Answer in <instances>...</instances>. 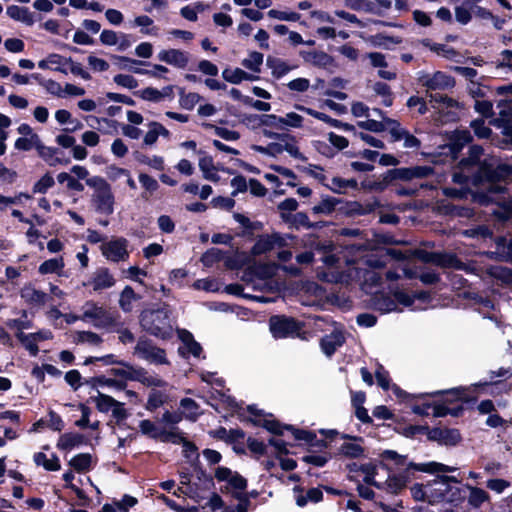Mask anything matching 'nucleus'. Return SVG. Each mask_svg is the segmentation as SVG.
<instances>
[{
	"mask_svg": "<svg viewBox=\"0 0 512 512\" xmlns=\"http://www.w3.org/2000/svg\"><path fill=\"white\" fill-rule=\"evenodd\" d=\"M483 149L480 146H472L469 149V156L462 159L459 166L467 167L475 172L473 182L482 185L486 193L479 192L476 197L482 204L495 202L501 204V210L494 211V214L502 220H506L512 214V200L506 199V187L500 182L510 177L512 165L499 163L494 159L480 161Z\"/></svg>",
	"mask_w": 512,
	"mask_h": 512,
	"instance_id": "obj_1",
	"label": "nucleus"
},
{
	"mask_svg": "<svg viewBox=\"0 0 512 512\" xmlns=\"http://www.w3.org/2000/svg\"><path fill=\"white\" fill-rule=\"evenodd\" d=\"M417 80L421 86L426 88L430 103H433L434 107L438 110L458 107V102L446 95L429 93L431 91H444L453 88L455 86V80L452 76L442 71H436L434 73L419 71L417 73Z\"/></svg>",
	"mask_w": 512,
	"mask_h": 512,
	"instance_id": "obj_2",
	"label": "nucleus"
},
{
	"mask_svg": "<svg viewBox=\"0 0 512 512\" xmlns=\"http://www.w3.org/2000/svg\"><path fill=\"white\" fill-rule=\"evenodd\" d=\"M139 321L142 329L152 336L167 339L172 335L173 319L171 310L166 305L158 309L144 310Z\"/></svg>",
	"mask_w": 512,
	"mask_h": 512,
	"instance_id": "obj_3",
	"label": "nucleus"
},
{
	"mask_svg": "<svg viewBox=\"0 0 512 512\" xmlns=\"http://www.w3.org/2000/svg\"><path fill=\"white\" fill-rule=\"evenodd\" d=\"M383 266L384 262L381 259L375 255H368L349 266L348 277L363 281L365 288L375 287L381 281V275L375 269Z\"/></svg>",
	"mask_w": 512,
	"mask_h": 512,
	"instance_id": "obj_4",
	"label": "nucleus"
},
{
	"mask_svg": "<svg viewBox=\"0 0 512 512\" xmlns=\"http://www.w3.org/2000/svg\"><path fill=\"white\" fill-rule=\"evenodd\" d=\"M450 482L458 483L453 476H444L428 485V502L435 504L446 502L451 504L461 503L464 500L462 490L458 486H453Z\"/></svg>",
	"mask_w": 512,
	"mask_h": 512,
	"instance_id": "obj_5",
	"label": "nucleus"
},
{
	"mask_svg": "<svg viewBox=\"0 0 512 512\" xmlns=\"http://www.w3.org/2000/svg\"><path fill=\"white\" fill-rule=\"evenodd\" d=\"M89 187L94 188L92 203L98 213L110 215L114 211V196L110 185L105 179L94 176L86 180Z\"/></svg>",
	"mask_w": 512,
	"mask_h": 512,
	"instance_id": "obj_6",
	"label": "nucleus"
},
{
	"mask_svg": "<svg viewBox=\"0 0 512 512\" xmlns=\"http://www.w3.org/2000/svg\"><path fill=\"white\" fill-rule=\"evenodd\" d=\"M80 310L79 318H81V321L90 323L96 328H110L116 325L114 316L97 302L86 301Z\"/></svg>",
	"mask_w": 512,
	"mask_h": 512,
	"instance_id": "obj_7",
	"label": "nucleus"
},
{
	"mask_svg": "<svg viewBox=\"0 0 512 512\" xmlns=\"http://www.w3.org/2000/svg\"><path fill=\"white\" fill-rule=\"evenodd\" d=\"M134 355L150 364H169L165 350L156 346L151 340L144 337L138 339L134 348Z\"/></svg>",
	"mask_w": 512,
	"mask_h": 512,
	"instance_id": "obj_8",
	"label": "nucleus"
},
{
	"mask_svg": "<svg viewBox=\"0 0 512 512\" xmlns=\"http://www.w3.org/2000/svg\"><path fill=\"white\" fill-rule=\"evenodd\" d=\"M215 478L218 481H226L227 485L222 490L232 497L246 493L247 480L238 472H233L227 467H218L215 471Z\"/></svg>",
	"mask_w": 512,
	"mask_h": 512,
	"instance_id": "obj_9",
	"label": "nucleus"
},
{
	"mask_svg": "<svg viewBox=\"0 0 512 512\" xmlns=\"http://www.w3.org/2000/svg\"><path fill=\"white\" fill-rule=\"evenodd\" d=\"M270 330L275 338L294 337L299 334L301 326L292 318L273 316L270 319Z\"/></svg>",
	"mask_w": 512,
	"mask_h": 512,
	"instance_id": "obj_10",
	"label": "nucleus"
},
{
	"mask_svg": "<svg viewBox=\"0 0 512 512\" xmlns=\"http://www.w3.org/2000/svg\"><path fill=\"white\" fill-rule=\"evenodd\" d=\"M127 247L128 241L125 238H114L101 245V252L109 261H126L129 258Z\"/></svg>",
	"mask_w": 512,
	"mask_h": 512,
	"instance_id": "obj_11",
	"label": "nucleus"
},
{
	"mask_svg": "<svg viewBox=\"0 0 512 512\" xmlns=\"http://www.w3.org/2000/svg\"><path fill=\"white\" fill-rule=\"evenodd\" d=\"M157 57L160 61L180 69L185 68L189 62V53L179 49L162 50Z\"/></svg>",
	"mask_w": 512,
	"mask_h": 512,
	"instance_id": "obj_12",
	"label": "nucleus"
},
{
	"mask_svg": "<svg viewBox=\"0 0 512 512\" xmlns=\"http://www.w3.org/2000/svg\"><path fill=\"white\" fill-rule=\"evenodd\" d=\"M178 337L182 341V346L179 347L178 351L182 356H188L189 354L194 357H199L202 352L201 345L194 339L192 333L185 329H179Z\"/></svg>",
	"mask_w": 512,
	"mask_h": 512,
	"instance_id": "obj_13",
	"label": "nucleus"
},
{
	"mask_svg": "<svg viewBox=\"0 0 512 512\" xmlns=\"http://www.w3.org/2000/svg\"><path fill=\"white\" fill-rule=\"evenodd\" d=\"M20 296L28 305L33 307H41L48 300V295L45 292L37 290L32 285H25L20 290Z\"/></svg>",
	"mask_w": 512,
	"mask_h": 512,
	"instance_id": "obj_14",
	"label": "nucleus"
},
{
	"mask_svg": "<svg viewBox=\"0 0 512 512\" xmlns=\"http://www.w3.org/2000/svg\"><path fill=\"white\" fill-rule=\"evenodd\" d=\"M130 373V380L139 381L147 386L163 387L166 382L161 378L150 374L144 368H134Z\"/></svg>",
	"mask_w": 512,
	"mask_h": 512,
	"instance_id": "obj_15",
	"label": "nucleus"
},
{
	"mask_svg": "<svg viewBox=\"0 0 512 512\" xmlns=\"http://www.w3.org/2000/svg\"><path fill=\"white\" fill-rule=\"evenodd\" d=\"M344 342V334L341 331L336 330L322 338L321 348L327 356H331L334 354L338 347L343 345Z\"/></svg>",
	"mask_w": 512,
	"mask_h": 512,
	"instance_id": "obj_16",
	"label": "nucleus"
},
{
	"mask_svg": "<svg viewBox=\"0 0 512 512\" xmlns=\"http://www.w3.org/2000/svg\"><path fill=\"white\" fill-rule=\"evenodd\" d=\"M6 13L11 19L27 26H32L35 23L34 14L27 7L11 5L7 7Z\"/></svg>",
	"mask_w": 512,
	"mask_h": 512,
	"instance_id": "obj_17",
	"label": "nucleus"
},
{
	"mask_svg": "<svg viewBox=\"0 0 512 512\" xmlns=\"http://www.w3.org/2000/svg\"><path fill=\"white\" fill-rule=\"evenodd\" d=\"M312 248L321 255V261L328 267L334 266L339 260L333 253L334 247L331 242H316Z\"/></svg>",
	"mask_w": 512,
	"mask_h": 512,
	"instance_id": "obj_18",
	"label": "nucleus"
},
{
	"mask_svg": "<svg viewBox=\"0 0 512 512\" xmlns=\"http://www.w3.org/2000/svg\"><path fill=\"white\" fill-rule=\"evenodd\" d=\"M90 284L92 285L94 291H99L114 286L115 279L110 274L108 269L101 268L95 272L93 278L90 281Z\"/></svg>",
	"mask_w": 512,
	"mask_h": 512,
	"instance_id": "obj_19",
	"label": "nucleus"
},
{
	"mask_svg": "<svg viewBox=\"0 0 512 512\" xmlns=\"http://www.w3.org/2000/svg\"><path fill=\"white\" fill-rule=\"evenodd\" d=\"M423 260L426 262H432L441 267L459 268L461 264L453 254L426 253Z\"/></svg>",
	"mask_w": 512,
	"mask_h": 512,
	"instance_id": "obj_20",
	"label": "nucleus"
},
{
	"mask_svg": "<svg viewBox=\"0 0 512 512\" xmlns=\"http://www.w3.org/2000/svg\"><path fill=\"white\" fill-rule=\"evenodd\" d=\"M266 65L271 70L273 77L277 79L285 76L295 68L294 66L289 65L286 61L272 56L267 57Z\"/></svg>",
	"mask_w": 512,
	"mask_h": 512,
	"instance_id": "obj_21",
	"label": "nucleus"
},
{
	"mask_svg": "<svg viewBox=\"0 0 512 512\" xmlns=\"http://www.w3.org/2000/svg\"><path fill=\"white\" fill-rule=\"evenodd\" d=\"M222 77L230 83L239 84L242 81H254L257 80L258 77L252 74L245 72L240 68L235 69H224L222 72Z\"/></svg>",
	"mask_w": 512,
	"mask_h": 512,
	"instance_id": "obj_22",
	"label": "nucleus"
},
{
	"mask_svg": "<svg viewBox=\"0 0 512 512\" xmlns=\"http://www.w3.org/2000/svg\"><path fill=\"white\" fill-rule=\"evenodd\" d=\"M373 306L382 313H389L397 310V303L394 296L385 295L383 293L376 294L373 298Z\"/></svg>",
	"mask_w": 512,
	"mask_h": 512,
	"instance_id": "obj_23",
	"label": "nucleus"
},
{
	"mask_svg": "<svg viewBox=\"0 0 512 512\" xmlns=\"http://www.w3.org/2000/svg\"><path fill=\"white\" fill-rule=\"evenodd\" d=\"M249 411L254 414L256 417H259L255 420V424L260 425L274 434H282L283 428L291 429L290 426L281 427V425L274 419L270 418H261V415L256 411L253 407L249 406Z\"/></svg>",
	"mask_w": 512,
	"mask_h": 512,
	"instance_id": "obj_24",
	"label": "nucleus"
},
{
	"mask_svg": "<svg viewBox=\"0 0 512 512\" xmlns=\"http://www.w3.org/2000/svg\"><path fill=\"white\" fill-rule=\"evenodd\" d=\"M344 4L347 8L355 11H364L379 16L383 14V12L376 8L375 3L370 0H345Z\"/></svg>",
	"mask_w": 512,
	"mask_h": 512,
	"instance_id": "obj_25",
	"label": "nucleus"
},
{
	"mask_svg": "<svg viewBox=\"0 0 512 512\" xmlns=\"http://www.w3.org/2000/svg\"><path fill=\"white\" fill-rule=\"evenodd\" d=\"M295 492L298 493L295 496L296 504L299 507H304L307 505L308 502L317 503L322 500L323 493L318 488H311L309 489L306 494L304 495L301 490L295 489Z\"/></svg>",
	"mask_w": 512,
	"mask_h": 512,
	"instance_id": "obj_26",
	"label": "nucleus"
},
{
	"mask_svg": "<svg viewBox=\"0 0 512 512\" xmlns=\"http://www.w3.org/2000/svg\"><path fill=\"white\" fill-rule=\"evenodd\" d=\"M36 151L39 157L42 158L49 166H56L62 163L61 159L57 157L58 149L46 146L42 141Z\"/></svg>",
	"mask_w": 512,
	"mask_h": 512,
	"instance_id": "obj_27",
	"label": "nucleus"
},
{
	"mask_svg": "<svg viewBox=\"0 0 512 512\" xmlns=\"http://www.w3.org/2000/svg\"><path fill=\"white\" fill-rule=\"evenodd\" d=\"M84 442V436L79 433L62 434L57 442V448L61 450H70Z\"/></svg>",
	"mask_w": 512,
	"mask_h": 512,
	"instance_id": "obj_28",
	"label": "nucleus"
},
{
	"mask_svg": "<svg viewBox=\"0 0 512 512\" xmlns=\"http://www.w3.org/2000/svg\"><path fill=\"white\" fill-rule=\"evenodd\" d=\"M466 488L469 490L468 503L473 508H479L484 502L489 501L490 496L485 490L471 485H466Z\"/></svg>",
	"mask_w": 512,
	"mask_h": 512,
	"instance_id": "obj_29",
	"label": "nucleus"
},
{
	"mask_svg": "<svg viewBox=\"0 0 512 512\" xmlns=\"http://www.w3.org/2000/svg\"><path fill=\"white\" fill-rule=\"evenodd\" d=\"M140 298L141 297L134 292L132 287L126 286L120 294L119 306L124 312H131L133 303Z\"/></svg>",
	"mask_w": 512,
	"mask_h": 512,
	"instance_id": "obj_30",
	"label": "nucleus"
},
{
	"mask_svg": "<svg viewBox=\"0 0 512 512\" xmlns=\"http://www.w3.org/2000/svg\"><path fill=\"white\" fill-rule=\"evenodd\" d=\"M434 437L446 445H455L460 439V433L456 429H436L433 431Z\"/></svg>",
	"mask_w": 512,
	"mask_h": 512,
	"instance_id": "obj_31",
	"label": "nucleus"
},
{
	"mask_svg": "<svg viewBox=\"0 0 512 512\" xmlns=\"http://www.w3.org/2000/svg\"><path fill=\"white\" fill-rule=\"evenodd\" d=\"M410 467H413L415 470L426 472V473H438V472H452L456 470V468L447 466L442 463L438 462H428V463H420V464H413L411 463L409 465Z\"/></svg>",
	"mask_w": 512,
	"mask_h": 512,
	"instance_id": "obj_32",
	"label": "nucleus"
},
{
	"mask_svg": "<svg viewBox=\"0 0 512 512\" xmlns=\"http://www.w3.org/2000/svg\"><path fill=\"white\" fill-rule=\"evenodd\" d=\"M33 459L36 465L43 466L47 471H58L61 468L59 458L56 455L48 459L44 453L38 452L34 454Z\"/></svg>",
	"mask_w": 512,
	"mask_h": 512,
	"instance_id": "obj_33",
	"label": "nucleus"
},
{
	"mask_svg": "<svg viewBox=\"0 0 512 512\" xmlns=\"http://www.w3.org/2000/svg\"><path fill=\"white\" fill-rule=\"evenodd\" d=\"M91 464L92 456L89 453L77 454L69 461V465L79 473L90 470Z\"/></svg>",
	"mask_w": 512,
	"mask_h": 512,
	"instance_id": "obj_34",
	"label": "nucleus"
},
{
	"mask_svg": "<svg viewBox=\"0 0 512 512\" xmlns=\"http://www.w3.org/2000/svg\"><path fill=\"white\" fill-rule=\"evenodd\" d=\"M199 168L205 179L209 181H218L219 176L216 173L213 159L210 156H203L199 159Z\"/></svg>",
	"mask_w": 512,
	"mask_h": 512,
	"instance_id": "obj_35",
	"label": "nucleus"
},
{
	"mask_svg": "<svg viewBox=\"0 0 512 512\" xmlns=\"http://www.w3.org/2000/svg\"><path fill=\"white\" fill-rule=\"evenodd\" d=\"M496 251L501 259L512 262V238L498 237L495 240Z\"/></svg>",
	"mask_w": 512,
	"mask_h": 512,
	"instance_id": "obj_36",
	"label": "nucleus"
},
{
	"mask_svg": "<svg viewBox=\"0 0 512 512\" xmlns=\"http://www.w3.org/2000/svg\"><path fill=\"white\" fill-rule=\"evenodd\" d=\"M249 120L259 125L283 129L282 120L274 114L253 115Z\"/></svg>",
	"mask_w": 512,
	"mask_h": 512,
	"instance_id": "obj_37",
	"label": "nucleus"
},
{
	"mask_svg": "<svg viewBox=\"0 0 512 512\" xmlns=\"http://www.w3.org/2000/svg\"><path fill=\"white\" fill-rule=\"evenodd\" d=\"M499 118L493 120L494 126H501V123L512 119V101L502 100L497 104Z\"/></svg>",
	"mask_w": 512,
	"mask_h": 512,
	"instance_id": "obj_38",
	"label": "nucleus"
},
{
	"mask_svg": "<svg viewBox=\"0 0 512 512\" xmlns=\"http://www.w3.org/2000/svg\"><path fill=\"white\" fill-rule=\"evenodd\" d=\"M41 142L39 135H32L29 137H19L14 143V147L19 151H29L31 149L37 150Z\"/></svg>",
	"mask_w": 512,
	"mask_h": 512,
	"instance_id": "obj_39",
	"label": "nucleus"
},
{
	"mask_svg": "<svg viewBox=\"0 0 512 512\" xmlns=\"http://www.w3.org/2000/svg\"><path fill=\"white\" fill-rule=\"evenodd\" d=\"M64 268V261L62 257L52 258L44 261L39 266L41 274L57 273L60 274Z\"/></svg>",
	"mask_w": 512,
	"mask_h": 512,
	"instance_id": "obj_40",
	"label": "nucleus"
},
{
	"mask_svg": "<svg viewBox=\"0 0 512 512\" xmlns=\"http://www.w3.org/2000/svg\"><path fill=\"white\" fill-rule=\"evenodd\" d=\"M73 341L75 343H87L92 346H98L101 344V337L91 331H78L75 333Z\"/></svg>",
	"mask_w": 512,
	"mask_h": 512,
	"instance_id": "obj_41",
	"label": "nucleus"
},
{
	"mask_svg": "<svg viewBox=\"0 0 512 512\" xmlns=\"http://www.w3.org/2000/svg\"><path fill=\"white\" fill-rule=\"evenodd\" d=\"M93 400L97 409L102 413L111 411L117 403V400H115L113 397L101 392H98L97 396H95Z\"/></svg>",
	"mask_w": 512,
	"mask_h": 512,
	"instance_id": "obj_42",
	"label": "nucleus"
},
{
	"mask_svg": "<svg viewBox=\"0 0 512 512\" xmlns=\"http://www.w3.org/2000/svg\"><path fill=\"white\" fill-rule=\"evenodd\" d=\"M180 406L183 409V415L190 420H196L199 412V405L191 398H184L180 401Z\"/></svg>",
	"mask_w": 512,
	"mask_h": 512,
	"instance_id": "obj_43",
	"label": "nucleus"
},
{
	"mask_svg": "<svg viewBox=\"0 0 512 512\" xmlns=\"http://www.w3.org/2000/svg\"><path fill=\"white\" fill-rule=\"evenodd\" d=\"M363 452L364 449L360 444L351 441L344 442L339 448V453L349 458H358Z\"/></svg>",
	"mask_w": 512,
	"mask_h": 512,
	"instance_id": "obj_44",
	"label": "nucleus"
},
{
	"mask_svg": "<svg viewBox=\"0 0 512 512\" xmlns=\"http://www.w3.org/2000/svg\"><path fill=\"white\" fill-rule=\"evenodd\" d=\"M16 337L32 356H36L38 354L39 348L33 335L30 333L25 334L24 332H17Z\"/></svg>",
	"mask_w": 512,
	"mask_h": 512,
	"instance_id": "obj_45",
	"label": "nucleus"
},
{
	"mask_svg": "<svg viewBox=\"0 0 512 512\" xmlns=\"http://www.w3.org/2000/svg\"><path fill=\"white\" fill-rule=\"evenodd\" d=\"M407 483L406 477L403 475L389 476L385 482L386 489L391 493H398L405 488Z\"/></svg>",
	"mask_w": 512,
	"mask_h": 512,
	"instance_id": "obj_46",
	"label": "nucleus"
},
{
	"mask_svg": "<svg viewBox=\"0 0 512 512\" xmlns=\"http://www.w3.org/2000/svg\"><path fill=\"white\" fill-rule=\"evenodd\" d=\"M263 63V54L260 52H251L247 58H245L242 61V65L253 71V72H260V67Z\"/></svg>",
	"mask_w": 512,
	"mask_h": 512,
	"instance_id": "obj_47",
	"label": "nucleus"
},
{
	"mask_svg": "<svg viewBox=\"0 0 512 512\" xmlns=\"http://www.w3.org/2000/svg\"><path fill=\"white\" fill-rule=\"evenodd\" d=\"M460 169H461L460 172L453 173V176H452L453 182L457 183V184H461V185L468 184V183H473L474 185H476L473 182L475 172H473L469 168L463 167V166H460Z\"/></svg>",
	"mask_w": 512,
	"mask_h": 512,
	"instance_id": "obj_48",
	"label": "nucleus"
},
{
	"mask_svg": "<svg viewBox=\"0 0 512 512\" xmlns=\"http://www.w3.org/2000/svg\"><path fill=\"white\" fill-rule=\"evenodd\" d=\"M166 401V396L160 391L153 390L150 392L146 409L149 411H154L155 409L159 408L164 404Z\"/></svg>",
	"mask_w": 512,
	"mask_h": 512,
	"instance_id": "obj_49",
	"label": "nucleus"
},
{
	"mask_svg": "<svg viewBox=\"0 0 512 512\" xmlns=\"http://www.w3.org/2000/svg\"><path fill=\"white\" fill-rule=\"evenodd\" d=\"M274 248L275 247H274L271 235L262 236L255 243V245L253 247V253L254 254H263V253L273 250Z\"/></svg>",
	"mask_w": 512,
	"mask_h": 512,
	"instance_id": "obj_50",
	"label": "nucleus"
},
{
	"mask_svg": "<svg viewBox=\"0 0 512 512\" xmlns=\"http://www.w3.org/2000/svg\"><path fill=\"white\" fill-rule=\"evenodd\" d=\"M139 428L142 434L147 435L151 438L160 439L161 432L157 426L150 420H142L139 423Z\"/></svg>",
	"mask_w": 512,
	"mask_h": 512,
	"instance_id": "obj_51",
	"label": "nucleus"
},
{
	"mask_svg": "<svg viewBox=\"0 0 512 512\" xmlns=\"http://www.w3.org/2000/svg\"><path fill=\"white\" fill-rule=\"evenodd\" d=\"M133 24L134 26L142 27V32L145 34L157 35L158 29L156 27H152L150 29L147 28L153 24V20L146 15L136 17L133 21Z\"/></svg>",
	"mask_w": 512,
	"mask_h": 512,
	"instance_id": "obj_52",
	"label": "nucleus"
},
{
	"mask_svg": "<svg viewBox=\"0 0 512 512\" xmlns=\"http://www.w3.org/2000/svg\"><path fill=\"white\" fill-rule=\"evenodd\" d=\"M55 184L53 177L50 174L42 176L33 186L34 193L44 194Z\"/></svg>",
	"mask_w": 512,
	"mask_h": 512,
	"instance_id": "obj_53",
	"label": "nucleus"
},
{
	"mask_svg": "<svg viewBox=\"0 0 512 512\" xmlns=\"http://www.w3.org/2000/svg\"><path fill=\"white\" fill-rule=\"evenodd\" d=\"M283 129L286 127L300 128L302 127L303 117L296 112H289L284 117H280Z\"/></svg>",
	"mask_w": 512,
	"mask_h": 512,
	"instance_id": "obj_54",
	"label": "nucleus"
},
{
	"mask_svg": "<svg viewBox=\"0 0 512 512\" xmlns=\"http://www.w3.org/2000/svg\"><path fill=\"white\" fill-rule=\"evenodd\" d=\"M268 16L273 19H277L280 21H298L300 19V14L296 12H286L279 11L276 9H271L268 11Z\"/></svg>",
	"mask_w": 512,
	"mask_h": 512,
	"instance_id": "obj_55",
	"label": "nucleus"
},
{
	"mask_svg": "<svg viewBox=\"0 0 512 512\" xmlns=\"http://www.w3.org/2000/svg\"><path fill=\"white\" fill-rule=\"evenodd\" d=\"M463 234L471 238H488L492 236V231L485 225L466 229Z\"/></svg>",
	"mask_w": 512,
	"mask_h": 512,
	"instance_id": "obj_56",
	"label": "nucleus"
},
{
	"mask_svg": "<svg viewBox=\"0 0 512 512\" xmlns=\"http://www.w3.org/2000/svg\"><path fill=\"white\" fill-rule=\"evenodd\" d=\"M223 258V252L218 248H211L203 254L201 261L204 266L210 267Z\"/></svg>",
	"mask_w": 512,
	"mask_h": 512,
	"instance_id": "obj_57",
	"label": "nucleus"
},
{
	"mask_svg": "<svg viewBox=\"0 0 512 512\" xmlns=\"http://www.w3.org/2000/svg\"><path fill=\"white\" fill-rule=\"evenodd\" d=\"M200 100L201 96L198 93L191 92L180 95V105L187 110H192Z\"/></svg>",
	"mask_w": 512,
	"mask_h": 512,
	"instance_id": "obj_58",
	"label": "nucleus"
},
{
	"mask_svg": "<svg viewBox=\"0 0 512 512\" xmlns=\"http://www.w3.org/2000/svg\"><path fill=\"white\" fill-rule=\"evenodd\" d=\"M114 82L127 89H134L138 87V81L131 75L117 74L113 78Z\"/></svg>",
	"mask_w": 512,
	"mask_h": 512,
	"instance_id": "obj_59",
	"label": "nucleus"
},
{
	"mask_svg": "<svg viewBox=\"0 0 512 512\" xmlns=\"http://www.w3.org/2000/svg\"><path fill=\"white\" fill-rule=\"evenodd\" d=\"M462 411V408L457 409H450L444 404H433L432 405V414L435 417H443L448 414H451L453 416H458L459 413Z\"/></svg>",
	"mask_w": 512,
	"mask_h": 512,
	"instance_id": "obj_60",
	"label": "nucleus"
},
{
	"mask_svg": "<svg viewBox=\"0 0 512 512\" xmlns=\"http://www.w3.org/2000/svg\"><path fill=\"white\" fill-rule=\"evenodd\" d=\"M336 205V201L332 198H325L323 199L318 205H315L312 208V211L315 214H329L331 213Z\"/></svg>",
	"mask_w": 512,
	"mask_h": 512,
	"instance_id": "obj_61",
	"label": "nucleus"
},
{
	"mask_svg": "<svg viewBox=\"0 0 512 512\" xmlns=\"http://www.w3.org/2000/svg\"><path fill=\"white\" fill-rule=\"evenodd\" d=\"M383 123L385 124L386 130L389 131L394 141L405 130L404 128L401 127L400 123L397 120L391 118H383Z\"/></svg>",
	"mask_w": 512,
	"mask_h": 512,
	"instance_id": "obj_62",
	"label": "nucleus"
},
{
	"mask_svg": "<svg viewBox=\"0 0 512 512\" xmlns=\"http://www.w3.org/2000/svg\"><path fill=\"white\" fill-rule=\"evenodd\" d=\"M194 288L197 290H204L207 292H216L219 290L218 283L214 279H199L194 282Z\"/></svg>",
	"mask_w": 512,
	"mask_h": 512,
	"instance_id": "obj_63",
	"label": "nucleus"
},
{
	"mask_svg": "<svg viewBox=\"0 0 512 512\" xmlns=\"http://www.w3.org/2000/svg\"><path fill=\"white\" fill-rule=\"evenodd\" d=\"M403 140V146L408 149H417L420 147V141L414 135L410 134L406 129L400 134L395 141Z\"/></svg>",
	"mask_w": 512,
	"mask_h": 512,
	"instance_id": "obj_64",
	"label": "nucleus"
}]
</instances>
